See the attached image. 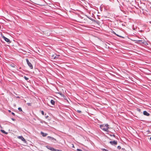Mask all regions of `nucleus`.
<instances>
[{
    "mask_svg": "<svg viewBox=\"0 0 151 151\" xmlns=\"http://www.w3.org/2000/svg\"><path fill=\"white\" fill-rule=\"evenodd\" d=\"M47 138L50 140H51L53 142L54 140L55 141L56 139L54 138L53 137H51L50 136H48Z\"/></svg>",
    "mask_w": 151,
    "mask_h": 151,
    "instance_id": "obj_5",
    "label": "nucleus"
},
{
    "mask_svg": "<svg viewBox=\"0 0 151 151\" xmlns=\"http://www.w3.org/2000/svg\"><path fill=\"white\" fill-rule=\"evenodd\" d=\"M24 78L27 80L28 79V78H27V77H26L25 76H24Z\"/></svg>",
    "mask_w": 151,
    "mask_h": 151,
    "instance_id": "obj_19",
    "label": "nucleus"
},
{
    "mask_svg": "<svg viewBox=\"0 0 151 151\" xmlns=\"http://www.w3.org/2000/svg\"><path fill=\"white\" fill-rule=\"evenodd\" d=\"M77 151H83L79 149H77Z\"/></svg>",
    "mask_w": 151,
    "mask_h": 151,
    "instance_id": "obj_16",
    "label": "nucleus"
},
{
    "mask_svg": "<svg viewBox=\"0 0 151 151\" xmlns=\"http://www.w3.org/2000/svg\"><path fill=\"white\" fill-rule=\"evenodd\" d=\"M143 113L144 115L147 116H149L150 115V114L146 111H144Z\"/></svg>",
    "mask_w": 151,
    "mask_h": 151,
    "instance_id": "obj_8",
    "label": "nucleus"
},
{
    "mask_svg": "<svg viewBox=\"0 0 151 151\" xmlns=\"http://www.w3.org/2000/svg\"><path fill=\"white\" fill-rule=\"evenodd\" d=\"M1 131L3 133H4L5 134H8V133L7 132H5L4 130H1Z\"/></svg>",
    "mask_w": 151,
    "mask_h": 151,
    "instance_id": "obj_11",
    "label": "nucleus"
},
{
    "mask_svg": "<svg viewBox=\"0 0 151 151\" xmlns=\"http://www.w3.org/2000/svg\"><path fill=\"white\" fill-rule=\"evenodd\" d=\"M47 148L48 149L52 151H62V150H58V149H54L52 147H48L47 146Z\"/></svg>",
    "mask_w": 151,
    "mask_h": 151,
    "instance_id": "obj_2",
    "label": "nucleus"
},
{
    "mask_svg": "<svg viewBox=\"0 0 151 151\" xmlns=\"http://www.w3.org/2000/svg\"><path fill=\"white\" fill-rule=\"evenodd\" d=\"M113 33H115V32H113Z\"/></svg>",
    "mask_w": 151,
    "mask_h": 151,
    "instance_id": "obj_33",
    "label": "nucleus"
},
{
    "mask_svg": "<svg viewBox=\"0 0 151 151\" xmlns=\"http://www.w3.org/2000/svg\"><path fill=\"white\" fill-rule=\"evenodd\" d=\"M109 143L112 145H116L117 144V142L116 141L114 140L113 141H110L109 142Z\"/></svg>",
    "mask_w": 151,
    "mask_h": 151,
    "instance_id": "obj_3",
    "label": "nucleus"
},
{
    "mask_svg": "<svg viewBox=\"0 0 151 151\" xmlns=\"http://www.w3.org/2000/svg\"><path fill=\"white\" fill-rule=\"evenodd\" d=\"M9 112H11V111H10V110H9Z\"/></svg>",
    "mask_w": 151,
    "mask_h": 151,
    "instance_id": "obj_29",
    "label": "nucleus"
},
{
    "mask_svg": "<svg viewBox=\"0 0 151 151\" xmlns=\"http://www.w3.org/2000/svg\"><path fill=\"white\" fill-rule=\"evenodd\" d=\"M59 57L58 56L56 55V56L54 58V59H57Z\"/></svg>",
    "mask_w": 151,
    "mask_h": 151,
    "instance_id": "obj_12",
    "label": "nucleus"
},
{
    "mask_svg": "<svg viewBox=\"0 0 151 151\" xmlns=\"http://www.w3.org/2000/svg\"><path fill=\"white\" fill-rule=\"evenodd\" d=\"M150 139L151 140V137H150Z\"/></svg>",
    "mask_w": 151,
    "mask_h": 151,
    "instance_id": "obj_30",
    "label": "nucleus"
},
{
    "mask_svg": "<svg viewBox=\"0 0 151 151\" xmlns=\"http://www.w3.org/2000/svg\"><path fill=\"white\" fill-rule=\"evenodd\" d=\"M29 67L31 69H33V67L32 64L29 62Z\"/></svg>",
    "mask_w": 151,
    "mask_h": 151,
    "instance_id": "obj_9",
    "label": "nucleus"
},
{
    "mask_svg": "<svg viewBox=\"0 0 151 151\" xmlns=\"http://www.w3.org/2000/svg\"><path fill=\"white\" fill-rule=\"evenodd\" d=\"M115 34H116L117 36H119L118 35L116 34L115 33Z\"/></svg>",
    "mask_w": 151,
    "mask_h": 151,
    "instance_id": "obj_25",
    "label": "nucleus"
},
{
    "mask_svg": "<svg viewBox=\"0 0 151 151\" xmlns=\"http://www.w3.org/2000/svg\"><path fill=\"white\" fill-rule=\"evenodd\" d=\"M41 113L42 115H44V112L43 111H41Z\"/></svg>",
    "mask_w": 151,
    "mask_h": 151,
    "instance_id": "obj_18",
    "label": "nucleus"
},
{
    "mask_svg": "<svg viewBox=\"0 0 151 151\" xmlns=\"http://www.w3.org/2000/svg\"><path fill=\"white\" fill-rule=\"evenodd\" d=\"M88 18H89V19H91L90 18H89V17H88Z\"/></svg>",
    "mask_w": 151,
    "mask_h": 151,
    "instance_id": "obj_32",
    "label": "nucleus"
},
{
    "mask_svg": "<svg viewBox=\"0 0 151 151\" xmlns=\"http://www.w3.org/2000/svg\"><path fill=\"white\" fill-rule=\"evenodd\" d=\"M121 147L120 146H119L117 147V148L118 149H121Z\"/></svg>",
    "mask_w": 151,
    "mask_h": 151,
    "instance_id": "obj_17",
    "label": "nucleus"
},
{
    "mask_svg": "<svg viewBox=\"0 0 151 151\" xmlns=\"http://www.w3.org/2000/svg\"><path fill=\"white\" fill-rule=\"evenodd\" d=\"M26 60L27 64L28 65V59H26Z\"/></svg>",
    "mask_w": 151,
    "mask_h": 151,
    "instance_id": "obj_20",
    "label": "nucleus"
},
{
    "mask_svg": "<svg viewBox=\"0 0 151 151\" xmlns=\"http://www.w3.org/2000/svg\"><path fill=\"white\" fill-rule=\"evenodd\" d=\"M50 102L52 105H54L55 104V101L53 100H51L50 101Z\"/></svg>",
    "mask_w": 151,
    "mask_h": 151,
    "instance_id": "obj_10",
    "label": "nucleus"
},
{
    "mask_svg": "<svg viewBox=\"0 0 151 151\" xmlns=\"http://www.w3.org/2000/svg\"><path fill=\"white\" fill-rule=\"evenodd\" d=\"M12 119L13 121H14L15 120V119H13V118H12Z\"/></svg>",
    "mask_w": 151,
    "mask_h": 151,
    "instance_id": "obj_26",
    "label": "nucleus"
},
{
    "mask_svg": "<svg viewBox=\"0 0 151 151\" xmlns=\"http://www.w3.org/2000/svg\"><path fill=\"white\" fill-rule=\"evenodd\" d=\"M18 138L19 139H21L22 141H23L24 142H26V141L24 139L22 136H18Z\"/></svg>",
    "mask_w": 151,
    "mask_h": 151,
    "instance_id": "obj_6",
    "label": "nucleus"
},
{
    "mask_svg": "<svg viewBox=\"0 0 151 151\" xmlns=\"http://www.w3.org/2000/svg\"><path fill=\"white\" fill-rule=\"evenodd\" d=\"M48 117V116H46V117H45L46 118H47Z\"/></svg>",
    "mask_w": 151,
    "mask_h": 151,
    "instance_id": "obj_24",
    "label": "nucleus"
},
{
    "mask_svg": "<svg viewBox=\"0 0 151 151\" xmlns=\"http://www.w3.org/2000/svg\"><path fill=\"white\" fill-rule=\"evenodd\" d=\"M40 5L43 6V4H40Z\"/></svg>",
    "mask_w": 151,
    "mask_h": 151,
    "instance_id": "obj_27",
    "label": "nucleus"
},
{
    "mask_svg": "<svg viewBox=\"0 0 151 151\" xmlns=\"http://www.w3.org/2000/svg\"><path fill=\"white\" fill-rule=\"evenodd\" d=\"M2 37L3 38V39H4V40L7 42L9 43L11 42L10 41V40H9V39L6 38V37H4V36H2Z\"/></svg>",
    "mask_w": 151,
    "mask_h": 151,
    "instance_id": "obj_4",
    "label": "nucleus"
},
{
    "mask_svg": "<svg viewBox=\"0 0 151 151\" xmlns=\"http://www.w3.org/2000/svg\"><path fill=\"white\" fill-rule=\"evenodd\" d=\"M110 136H113L114 137H115L116 136L114 134H110Z\"/></svg>",
    "mask_w": 151,
    "mask_h": 151,
    "instance_id": "obj_13",
    "label": "nucleus"
},
{
    "mask_svg": "<svg viewBox=\"0 0 151 151\" xmlns=\"http://www.w3.org/2000/svg\"><path fill=\"white\" fill-rule=\"evenodd\" d=\"M12 114L13 115H14H14H15V114H14V113H13V112H12Z\"/></svg>",
    "mask_w": 151,
    "mask_h": 151,
    "instance_id": "obj_22",
    "label": "nucleus"
},
{
    "mask_svg": "<svg viewBox=\"0 0 151 151\" xmlns=\"http://www.w3.org/2000/svg\"><path fill=\"white\" fill-rule=\"evenodd\" d=\"M100 127L101 129L104 131L108 132V129L109 128V125L108 124H101L100 125Z\"/></svg>",
    "mask_w": 151,
    "mask_h": 151,
    "instance_id": "obj_1",
    "label": "nucleus"
},
{
    "mask_svg": "<svg viewBox=\"0 0 151 151\" xmlns=\"http://www.w3.org/2000/svg\"><path fill=\"white\" fill-rule=\"evenodd\" d=\"M102 150L103 151H109L108 150L105 149H102Z\"/></svg>",
    "mask_w": 151,
    "mask_h": 151,
    "instance_id": "obj_14",
    "label": "nucleus"
},
{
    "mask_svg": "<svg viewBox=\"0 0 151 151\" xmlns=\"http://www.w3.org/2000/svg\"><path fill=\"white\" fill-rule=\"evenodd\" d=\"M41 134L42 135L43 137H45L48 134L46 133H44L42 132H41Z\"/></svg>",
    "mask_w": 151,
    "mask_h": 151,
    "instance_id": "obj_7",
    "label": "nucleus"
},
{
    "mask_svg": "<svg viewBox=\"0 0 151 151\" xmlns=\"http://www.w3.org/2000/svg\"><path fill=\"white\" fill-rule=\"evenodd\" d=\"M138 41H141V40H138Z\"/></svg>",
    "mask_w": 151,
    "mask_h": 151,
    "instance_id": "obj_31",
    "label": "nucleus"
},
{
    "mask_svg": "<svg viewBox=\"0 0 151 151\" xmlns=\"http://www.w3.org/2000/svg\"><path fill=\"white\" fill-rule=\"evenodd\" d=\"M30 1H32L33 2H34L33 1H34L35 0H30Z\"/></svg>",
    "mask_w": 151,
    "mask_h": 151,
    "instance_id": "obj_23",
    "label": "nucleus"
},
{
    "mask_svg": "<svg viewBox=\"0 0 151 151\" xmlns=\"http://www.w3.org/2000/svg\"><path fill=\"white\" fill-rule=\"evenodd\" d=\"M18 109L20 111H22L21 108L20 107H19Z\"/></svg>",
    "mask_w": 151,
    "mask_h": 151,
    "instance_id": "obj_15",
    "label": "nucleus"
},
{
    "mask_svg": "<svg viewBox=\"0 0 151 151\" xmlns=\"http://www.w3.org/2000/svg\"><path fill=\"white\" fill-rule=\"evenodd\" d=\"M77 111L79 113H81V111H80V110H78Z\"/></svg>",
    "mask_w": 151,
    "mask_h": 151,
    "instance_id": "obj_21",
    "label": "nucleus"
},
{
    "mask_svg": "<svg viewBox=\"0 0 151 151\" xmlns=\"http://www.w3.org/2000/svg\"><path fill=\"white\" fill-rule=\"evenodd\" d=\"M29 106H30V103H29Z\"/></svg>",
    "mask_w": 151,
    "mask_h": 151,
    "instance_id": "obj_28",
    "label": "nucleus"
}]
</instances>
